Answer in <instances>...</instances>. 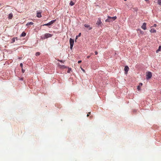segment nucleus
Listing matches in <instances>:
<instances>
[{
	"mask_svg": "<svg viewBox=\"0 0 161 161\" xmlns=\"http://www.w3.org/2000/svg\"><path fill=\"white\" fill-rule=\"evenodd\" d=\"M108 19L105 20V21L106 22H111L113 21L114 20L117 19V17L116 16H114L113 17H111L108 16Z\"/></svg>",
	"mask_w": 161,
	"mask_h": 161,
	"instance_id": "nucleus-1",
	"label": "nucleus"
},
{
	"mask_svg": "<svg viewBox=\"0 0 161 161\" xmlns=\"http://www.w3.org/2000/svg\"><path fill=\"white\" fill-rule=\"evenodd\" d=\"M69 42L70 44V48L72 49L74 43V40L71 38L69 39Z\"/></svg>",
	"mask_w": 161,
	"mask_h": 161,
	"instance_id": "nucleus-2",
	"label": "nucleus"
},
{
	"mask_svg": "<svg viewBox=\"0 0 161 161\" xmlns=\"http://www.w3.org/2000/svg\"><path fill=\"white\" fill-rule=\"evenodd\" d=\"M56 20H53L51 21L50 22H49L48 23H47L46 24H45L43 25V26H49L50 25H51L53 24V23L55 22V21Z\"/></svg>",
	"mask_w": 161,
	"mask_h": 161,
	"instance_id": "nucleus-3",
	"label": "nucleus"
},
{
	"mask_svg": "<svg viewBox=\"0 0 161 161\" xmlns=\"http://www.w3.org/2000/svg\"><path fill=\"white\" fill-rule=\"evenodd\" d=\"M152 76V73L151 72H149L147 74V79H149Z\"/></svg>",
	"mask_w": 161,
	"mask_h": 161,
	"instance_id": "nucleus-4",
	"label": "nucleus"
},
{
	"mask_svg": "<svg viewBox=\"0 0 161 161\" xmlns=\"http://www.w3.org/2000/svg\"><path fill=\"white\" fill-rule=\"evenodd\" d=\"M102 24V23L101 21V19L100 18H98L96 23V24L98 25V26H99V25H101V24Z\"/></svg>",
	"mask_w": 161,
	"mask_h": 161,
	"instance_id": "nucleus-5",
	"label": "nucleus"
},
{
	"mask_svg": "<svg viewBox=\"0 0 161 161\" xmlns=\"http://www.w3.org/2000/svg\"><path fill=\"white\" fill-rule=\"evenodd\" d=\"M44 36L45 38H48L52 36V35L50 34L46 33L45 34Z\"/></svg>",
	"mask_w": 161,
	"mask_h": 161,
	"instance_id": "nucleus-6",
	"label": "nucleus"
},
{
	"mask_svg": "<svg viewBox=\"0 0 161 161\" xmlns=\"http://www.w3.org/2000/svg\"><path fill=\"white\" fill-rule=\"evenodd\" d=\"M42 11H37L36 16L38 18H41L42 17Z\"/></svg>",
	"mask_w": 161,
	"mask_h": 161,
	"instance_id": "nucleus-7",
	"label": "nucleus"
},
{
	"mask_svg": "<svg viewBox=\"0 0 161 161\" xmlns=\"http://www.w3.org/2000/svg\"><path fill=\"white\" fill-rule=\"evenodd\" d=\"M84 26L85 27H86V28H88V30H90L92 29V27H91L90 25L85 24L84 25Z\"/></svg>",
	"mask_w": 161,
	"mask_h": 161,
	"instance_id": "nucleus-8",
	"label": "nucleus"
},
{
	"mask_svg": "<svg viewBox=\"0 0 161 161\" xmlns=\"http://www.w3.org/2000/svg\"><path fill=\"white\" fill-rule=\"evenodd\" d=\"M141 28L144 30L146 29V24L145 23H144L141 26Z\"/></svg>",
	"mask_w": 161,
	"mask_h": 161,
	"instance_id": "nucleus-9",
	"label": "nucleus"
},
{
	"mask_svg": "<svg viewBox=\"0 0 161 161\" xmlns=\"http://www.w3.org/2000/svg\"><path fill=\"white\" fill-rule=\"evenodd\" d=\"M129 70V67L127 66H126L125 67V68H124V70L125 71V74H127V73Z\"/></svg>",
	"mask_w": 161,
	"mask_h": 161,
	"instance_id": "nucleus-10",
	"label": "nucleus"
},
{
	"mask_svg": "<svg viewBox=\"0 0 161 161\" xmlns=\"http://www.w3.org/2000/svg\"><path fill=\"white\" fill-rule=\"evenodd\" d=\"M142 83H140L139 85L137 86V89L138 91H139L141 89V87L142 86Z\"/></svg>",
	"mask_w": 161,
	"mask_h": 161,
	"instance_id": "nucleus-11",
	"label": "nucleus"
},
{
	"mask_svg": "<svg viewBox=\"0 0 161 161\" xmlns=\"http://www.w3.org/2000/svg\"><path fill=\"white\" fill-rule=\"evenodd\" d=\"M13 17V14L12 13H11L9 14V15L8 16V18L9 19H12Z\"/></svg>",
	"mask_w": 161,
	"mask_h": 161,
	"instance_id": "nucleus-12",
	"label": "nucleus"
},
{
	"mask_svg": "<svg viewBox=\"0 0 161 161\" xmlns=\"http://www.w3.org/2000/svg\"><path fill=\"white\" fill-rule=\"evenodd\" d=\"M156 31V30L152 28L150 30V32L151 33H155Z\"/></svg>",
	"mask_w": 161,
	"mask_h": 161,
	"instance_id": "nucleus-13",
	"label": "nucleus"
},
{
	"mask_svg": "<svg viewBox=\"0 0 161 161\" xmlns=\"http://www.w3.org/2000/svg\"><path fill=\"white\" fill-rule=\"evenodd\" d=\"M26 35V33L24 32H23L21 34L20 36H22V37H24V36H25Z\"/></svg>",
	"mask_w": 161,
	"mask_h": 161,
	"instance_id": "nucleus-14",
	"label": "nucleus"
},
{
	"mask_svg": "<svg viewBox=\"0 0 161 161\" xmlns=\"http://www.w3.org/2000/svg\"><path fill=\"white\" fill-rule=\"evenodd\" d=\"M75 4V2H73V1H71L70 2V3H69V5L71 6H72L74 5Z\"/></svg>",
	"mask_w": 161,
	"mask_h": 161,
	"instance_id": "nucleus-15",
	"label": "nucleus"
},
{
	"mask_svg": "<svg viewBox=\"0 0 161 161\" xmlns=\"http://www.w3.org/2000/svg\"><path fill=\"white\" fill-rule=\"evenodd\" d=\"M161 49V46H159L158 47V49L156 50V52L157 53H158L159 51H160Z\"/></svg>",
	"mask_w": 161,
	"mask_h": 161,
	"instance_id": "nucleus-16",
	"label": "nucleus"
},
{
	"mask_svg": "<svg viewBox=\"0 0 161 161\" xmlns=\"http://www.w3.org/2000/svg\"><path fill=\"white\" fill-rule=\"evenodd\" d=\"M33 24H34L32 22H30L27 23L26 24V25H33Z\"/></svg>",
	"mask_w": 161,
	"mask_h": 161,
	"instance_id": "nucleus-17",
	"label": "nucleus"
},
{
	"mask_svg": "<svg viewBox=\"0 0 161 161\" xmlns=\"http://www.w3.org/2000/svg\"><path fill=\"white\" fill-rule=\"evenodd\" d=\"M158 3L159 5H161V0H158Z\"/></svg>",
	"mask_w": 161,
	"mask_h": 161,
	"instance_id": "nucleus-18",
	"label": "nucleus"
},
{
	"mask_svg": "<svg viewBox=\"0 0 161 161\" xmlns=\"http://www.w3.org/2000/svg\"><path fill=\"white\" fill-rule=\"evenodd\" d=\"M40 54V53L39 52H37L36 53V56H38Z\"/></svg>",
	"mask_w": 161,
	"mask_h": 161,
	"instance_id": "nucleus-19",
	"label": "nucleus"
},
{
	"mask_svg": "<svg viewBox=\"0 0 161 161\" xmlns=\"http://www.w3.org/2000/svg\"><path fill=\"white\" fill-rule=\"evenodd\" d=\"M15 38H13L12 39V43H14V42H15Z\"/></svg>",
	"mask_w": 161,
	"mask_h": 161,
	"instance_id": "nucleus-20",
	"label": "nucleus"
},
{
	"mask_svg": "<svg viewBox=\"0 0 161 161\" xmlns=\"http://www.w3.org/2000/svg\"><path fill=\"white\" fill-rule=\"evenodd\" d=\"M60 67L61 68H65V67L64 65H62Z\"/></svg>",
	"mask_w": 161,
	"mask_h": 161,
	"instance_id": "nucleus-21",
	"label": "nucleus"
},
{
	"mask_svg": "<svg viewBox=\"0 0 161 161\" xmlns=\"http://www.w3.org/2000/svg\"><path fill=\"white\" fill-rule=\"evenodd\" d=\"M91 114V112H89L88 113V114H87V117L89 116V114Z\"/></svg>",
	"mask_w": 161,
	"mask_h": 161,
	"instance_id": "nucleus-22",
	"label": "nucleus"
},
{
	"mask_svg": "<svg viewBox=\"0 0 161 161\" xmlns=\"http://www.w3.org/2000/svg\"><path fill=\"white\" fill-rule=\"evenodd\" d=\"M20 66L22 68V67H23V64H22V63H21L20 64Z\"/></svg>",
	"mask_w": 161,
	"mask_h": 161,
	"instance_id": "nucleus-23",
	"label": "nucleus"
},
{
	"mask_svg": "<svg viewBox=\"0 0 161 161\" xmlns=\"http://www.w3.org/2000/svg\"><path fill=\"white\" fill-rule=\"evenodd\" d=\"M22 72L23 73H24L25 72V70L23 69L22 68Z\"/></svg>",
	"mask_w": 161,
	"mask_h": 161,
	"instance_id": "nucleus-24",
	"label": "nucleus"
},
{
	"mask_svg": "<svg viewBox=\"0 0 161 161\" xmlns=\"http://www.w3.org/2000/svg\"><path fill=\"white\" fill-rule=\"evenodd\" d=\"M71 69H68V70L67 72H68V73H69V72H70V70H71Z\"/></svg>",
	"mask_w": 161,
	"mask_h": 161,
	"instance_id": "nucleus-25",
	"label": "nucleus"
},
{
	"mask_svg": "<svg viewBox=\"0 0 161 161\" xmlns=\"http://www.w3.org/2000/svg\"><path fill=\"white\" fill-rule=\"evenodd\" d=\"M19 80H24V78H20Z\"/></svg>",
	"mask_w": 161,
	"mask_h": 161,
	"instance_id": "nucleus-26",
	"label": "nucleus"
},
{
	"mask_svg": "<svg viewBox=\"0 0 161 161\" xmlns=\"http://www.w3.org/2000/svg\"><path fill=\"white\" fill-rule=\"evenodd\" d=\"M95 53L96 55H97L98 54V52L97 51H95Z\"/></svg>",
	"mask_w": 161,
	"mask_h": 161,
	"instance_id": "nucleus-27",
	"label": "nucleus"
},
{
	"mask_svg": "<svg viewBox=\"0 0 161 161\" xmlns=\"http://www.w3.org/2000/svg\"><path fill=\"white\" fill-rule=\"evenodd\" d=\"M81 35V33H80L79 34V35L78 36V37L80 36Z\"/></svg>",
	"mask_w": 161,
	"mask_h": 161,
	"instance_id": "nucleus-28",
	"label": "nucleus"
},
{
	"mask_svg": "<svg viewBox=\"0 0 161 161\" xmlns=\"http://www.w3.org/2000/svg\"><path fill=\"white\" fill-rule=\"evenodd\" d=\"M81 60H80V61H78V63H81Z\"/></svg>",
	"mask_w": 161,
	"mask_h": 161,
	"instance_id": "nucleus-29",
	"label": "nucleus"
},
{
	"mask_svg": "<svg viewBox=\"0 0 161 161\" xmlns=\"http://www.w3.org/2000/svg\"><path fill=\"white\" fill-rule=\"evenodd\" d=\"M156 26H157V25H156V24H154L153 25V26H154V27H156Z\"/></svg>",
	"mask_w": 161,
	"mask_h": 161,
	"instance_id": "nucleus-30",
	"label": "nucleus"
},
{
	"mask_svg": "<svg viewBox=\"0 0 161 161\" xmlns=\"http://www.w3.org/2000/svg\"><path fill=\"white\" fill-rule=\"evenodd\" d=\"M78 37V36H77L76 37L75 40L77 39ZM75 41H76V40H75Z\"/></svg>",
	"mask_w": 161,
	"mask_h": 161,
	"instance_id": "nucleus-31",
	"label": "nucleus"
},
{
	"mask_svg": "<svg viewBox=\"0 0 161 161\" xmlns=\"http://www.w3.org/2000/svg\"><path fill=\"white\" fill-rule=\"evenodd\" d=\"M91 56V55H89V56H87V58H89Z\"/></svg>",
	"mask_w": 161,
	"mask_h": 161,
	"instance_id": "nucleus-32",
	"label": "nucleus"
},
{
	"mask_svg": "<svg viewBox=\"0 0 161 161\" xmlns=\"http://www.w3.org/2000/svg\"><path fill=\"white\" fill-rule=\"evenodd\" d=\"M58 61H60V62H63V61L62 60H58Z\"/></svg>",
	"mask_w": 161,
	"mask_h": 161,
	"instance_id": "nucleus-33",
	"label": "nucleus"
},
{
	"mask_svg": "<svg viewBox=\"0 0 161 161\" xmlns=\"http://www.w3.org/2000/svg\"><path fill=\"white\" fill-rule=\"evenodd\" d=\"M81 69L83 71H84V72H85V70H84V69H83L82 68H81Z\"/></svg>",
	"mask_w": 161,
	"mask_h": 161,
	"instance_id": "nucleus-34",
	"label": "nucleus"
},
{
	"mask_svg": "<svg viewBox=\"0 0 161 161\" xmlns=\"http://www.w3.org/2000/svg\"><path fill=\"white\" fill-rule=\"evenodd\" d=\"M93 54V53H90V55L91 56V55H92Z\"/></svg>",
	"mask_w": 161,
	"mask_h": 161,
	"instance_id": "nucleus-35",
	"label": "nucleus"
},
{
	"mask_svg": "<svg viewBox=\"0 0 161 161\" xmlns=\"http://www.w3.org/2000/svg\"><path fill=\"white\" fill-rule=\"evenodd\" d=\"M146 2H147L148 1V0H145Z\"/></svg>",
	"mask_w": 161,
	"mask_h": 161,
	"instance_id": "nucleus-36",
	"label": "nucleus"
},
{
	"mask_svg": "<svg viewBox=\"0 0 161 161\" xmlns=\"http://www.w3.org/2000/svg\"><path fill=\"white\" fill-rule=\"evenodd\" d=\"M126 0H124V1H126Z\"/></svg>",
	"mask_w": 161,
	"mask_h": 161,
	"instance_id": "nucleus-37",
	"label": "nucleus"
}]
</instances>
